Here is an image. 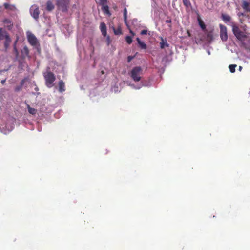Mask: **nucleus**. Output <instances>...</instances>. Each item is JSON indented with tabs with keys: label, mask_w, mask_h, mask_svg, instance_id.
<instances>
[{
	"label": "nucleus",
	"mask_w": 250,
	"mask_h": 250,
	"mask_svg": "<svg viewBox=\"0 0 250 250\" xmlns=\"http://www.w3.org/2000/svg\"><path fill=\"white\" fill-rule=\"evenodd\" d=\"M100 4L101 5H105L107 2V0H99Z\"/></svg>",
	"instance_id": "nucleus-32"
},
{
	"label": "nucleus",
	"mask_w": 250,
	"mask_h": 250,
	"mask_svg": "<svg viewBox=\"0 0 250 250\" xmlns=\"http://www.w3.org/2000/svg\"><path fill=\"white\" fill-rule=\"evenodd\" d=\"M147 30H143L141 31V32L140 33V34L141 35H146V34H147Z\"/></svg>",
	"instance_id": "nucleus-36"
},
{
	"label": "nucleus",
	"mask_w": 250,
	"mask_h": 250,
	"mask_svg": "<svg viewBox=\"0 0 250 250\" xmlns=\"http://www.w3.org/2000/svg\"><path fill=\"white\" fill-rule=\"evenodd\" d=\"M221 18L223 21L226 22L228 23L230 22L231 21V17L229 15L225 14H222L221 15Z\"/></svg>",
	"instance_id": "nucleus-14"
},
{
	"label": "nucleus",
	"mask_w": 250,
	"mask_h": 250,
	"mask_svg": "<svg viewBox=\"0 0 250 250\" xmlns=\"http://www.w3.org/2000/svg\"><path fill=\"white\" fill-rule=\"evenodd\" d=\"M120 90H121L120 88L116 85L112 86L111 88V91L115 93L119 92L120 91Z\"/></svg>",
	"instance_id": "nucleus-26"
},
{
	"label": "nucleus",
	"mask_w": 250,
	"mask_h": 250,
	"mask_svg": "<svg viewBox=\"0 0 250 250\" xmlns=\"http://www.w3.org/2000/svg\"><path fill=\"white\" fill-rule=\"evenodd\" d=\"M23 81H22L21 82V85H22V84H23Z\"/></svg>",
	"instance_id": "nucleus-46"
},
{
	"label": "nucleus",
	"mask_w": 250,
	"mask_h": 250,
	"mask_svg": "<svg viewBox=\"0 0 250 250\" xmlns=\"http://www.w3.org/2000/svg\"><path fill=\"white\" fill-rule=\"evenodd\" d=\"M54 8V5L51 1H48L46 2V9L48 11H51Z\"/></svg>",
	"instance_id": "nucleus-16"
},
{
	"label": "nucleus",
	"mask_w": 250,
	"mask_h": 250,
	"mask_svg": "<svg viewBox=\"0 0 250 250\" xmlns=\"http://www.w3.org/2000/svg\"><path fill=\"white\" fill-rule=\"evenodd\" d=\"M21 52L24 57L27 56L29 54V50L27 46H24L21 50Z\"/></svg>",
	"instance_id": "nucleus-21"
},
{
	"label": "nucleus",
	"mask_w": 250,
	"mask_h": 250,
	"mask_svg": "<svg viewBox=\"0 0 250 250\" xmlns=\"http://www.w3.org/2000/svg\"><path fill=\"white\" fill-rule=\"evenodd\" d=\"M127 9L126 8H125L124 9V20L125 23V24L126 26L128 27V24L127 21Z\"/></svg>",
	"instance_id": "nucleus-23"
},
{
	"label": "nucleus",
	"mask_w": 250,
	"mask_h": 250,
	"mask_svg": "<svg viewBox=\"0 0 250 250\" xmlns=\"http://www.w3.org/2000/svg\"><path fill=\"white\" fill-rule=\"evenodd\" d=\"M9 36L7 32L3 28H0V41Z\"/></svg>",
	"instance_id": "nucleus-12"
},
{
	"label": "nucleus",
	"mask_w": 250,
	"mask_h": 250,
	"mask_svg": "<svg viewBox=\"0 0 250 250\" xmlns=\"http://www.w3.org/2000/svg\"><path fill=\"white\" fill-rule=\"evenodd\" d=\"M207 53H208V55H210V52L209 50H207Z\"/></svg>",
	"instance_id": "nucleus-44"
},
{
	"label": "nucleus",
	"mask_w": 250,
	"mask_h": 250,
	"mask_svg": "<svg viewBox=\"0 0 250 250\" xmlns=\"http://www.w3.org/2000/svg\"><path fill=\"white\" fill-rule=\"evenodd\" d=\"M102 9L105 14H108L109 15H111V13H110L109 10L108 6L107 5L105 4L102 5Z\"/></svg>",
	"instance_id": "nucleus-19"
},
{
	"label": "nucleus",
	"mask_w": 250,
	"mask_h": 250,
	"mask_svg": "<svg viewBox=\"0 0 250 250\" xmlns=\"http://www.w3.org/2000/svg\"><path fill=\"white\" fill-rule=\"evenodd\" d=\"M138 45H139L140 47L142 49H146L147 46L146 44L143 42H141L140 43H139Z\"/></svg>",
	"instance_id": "nucleus-28"
},
{
	"label": "nucleus",
	"mask_w": 250,
	"mask_h": 250,
	"mask_svg": "<svg viewBox=\"0 0 250 250\" xmlns=\"http://www.w3.org/2000/svg\"><path fill=\"white\" fill-rule=\"evenodd\" d=\"M106 42L107 45H109L111 43V40L109 36H107L106 37Z\"/></svg>",
	"instance_id": "nucleus-35"
},
{
	"label": "nucleus",
	"mask_w": 250,
	"mask_h": 250,
	"mask_svg": "<svg viewBox=\"0 0 250 250\" xmlns=\"http://www.w3.org/2000/svg\"><path fill=\"white\" fill-rule=\"evenodd\" d=\"M4 6L6 9H9L12 11L16 10V8L13 5H11L7 3L4 4Z\"/></svg>",
	"instance_id": "nucleus-18"
},
{
	"label": "nucleus",
	"mask_w": 250,
	"mask_h": 250,
	"mask_svg": "<svg viewBox=\"0 0 250 250\" xmlns=\"http://www.w3.org/2000/svg\"><path fill=\"white\" fill-rule=\"evenodd\" d=\"M65 90V84L62 81H60L59 82V91L62 93L63 91H64Z\"/></svg>",
	"instance_id": "nucleus-15"
},
{
	"label": "nucleus",
	"mask_w": 250,
	"mask_h": 250,
	"mask_svg": "<svg viewBox=\"0 0 250 250\" xmlns=\"http://www.w3.org/2000/svg\"><path fill=\"white\" fill-rule=\"evenodd\" d=\"M43 76L45 80V83L48 87H52L54 85L55 80L54 75L51 72L47 71L43 73Z\"/></svg>",
	"instance_id": "nucleus-4"
},
{
	"label": "nucleus",
	"mask_w": 250,
	"mask_h": 250,
	"mask_svg": "<svg viewBox=\"0 0 250 250\" xmlns=\"http://www.w3.org/2000/svg\"><path fill=\"white\" fill-rule=\"evenodd\" d=\"M136 41H137L138 44H139L142 42L139 38H136Z\"/></svg>",
	"instance_id": "nucleus-38"
},
{
	"label": "nucleus",
	"mask_w": 250,
	"mask_h": 250,
	"mask_svg": "<svg viewBox=\"0 0 250 250\" xmlns=\"http://www.w3.org/2000/svg\"><path fill=\"white\" fill-rule=\"evenodd\" d=\"M161 42H160V47L161 49H164L166 47H168L169 46V44L168 43L166 38H164L163 37H161Z\"/></svg>",
	"instance_id": "nucleus-10"
},
{
	"label": "nucleus",
	"mask_w": 250,
	"mask_h": 250,
	"mask_svg": "<svg viewBox=\"0 0 250 250\" xmlns=\"http://www.w3.org/2000/svg\"><path fill=\"white\" fill-rule=\"evenodd\" d=\"M166 22H167V23H170V22H171V21H170V20H167V21H166Z\"/></svg>",
	"instance_id": "nucleus-45"
},
{
	"label": "nucleus",
	"mask_w": 250,
	"mask_h": 250,
	"mask_svg": "<svg viewBox=\"0 0 250 250\" xmlns=\"http://www.w3.org/2000/svg\"><path fill=\"white\" fill-rule=\"evenodd\" d=\"M3 23L5 26H6L8 29H11L13 26V23L11 21L8 19H5L3 20Z\"/></svg>",
	"instance_id": "nucleus-13"
},
{
	"label": "nucleus",
	"mask_w": 250,
	"mask_h": 250,
	"mask_svg": "<svg viewBox=\"0 0 250 250\" xmlns=\"http://www.w3.org/2000/svg\"><path fill=\"white\" fill-rule=\"evenodd\" d=\"M135 57L134 56H128L127 57V62H131V61Z\"/></svg>",
	"instance_id": "nucleus-34"
},
{
	"label": "nucleus",
	"mask_w": 250,
	"mask_h": 250,
	"mask_svg": "<svg viewBox=\"0 0 250 250\" xmlns=\"http://www.w3.org/2000/svg\"><path fill=\"white\" fill-rule=\"evenodd\" d=\"M242 7L244 9L246 10L250 11V9L249 8V3L246 1H243Z\"/></svg>",
	"instance_id": "nucleus-24"
},
{
	"label": "nucleus",
	"mask_w": 250,
	"mask_h": 250,
	"mask_svg": "<svg viewBox=\"0 0 250 250\" xmlns=\"http://www.w3.org/2000/svg\"><path fill=\"white\" fill-rule=\"evenodd\" d=\"M153 85V82L151 78L144 79L143 78L139 83V86H137L135 90H139L143 87H150Z\"/></svg>",
	"instance_id": "nucleus-6"
},
{
	"label": "nucleus",
	"mask_w": 250,
	"mask_h": 250,
	"mask_svg": "<svg viewBox=\"0 0 250 250\" xmlns=\"http://www.w3.org/2000/svg\"><path fill=\"white\" fill-rule=\"evenodd\" d=\"M27 36L29 43L34 47H38L39 45V42L35 36L31 32L28 31L27 32Z\"/></svg>",
	"instance_id": "nucleus-7"
},
{
	"label": "nucleus",
	"mask_w": 250,
	"mask_h": 250,
	"mask_svg": "<svg viewBox=\"0 0 250 250\" xmlns=\"http://www.w3.org/2000/svg\"><path fill=\"white\" fill-rule=\"evenodd\" d=\"M69 0H57L56 5L59 10L63 12L67 11Z\"/></svg>",
	"instance_id": "nucleus-5"
},
{
	"label": "nucleus",
	"mask_w": 250,
	"mask_h": 250,
	"mask_svg": "<svg viewBox=\"0 0 250 250\" xmlns=\"http://www.w3.org/2000/svg\"><path fill=\"white\" fill-rule=\"evenodd\" d=\"M5 42H4V47L6 49H7L8 48V47H9V44L11 42V39L9 36L7 37L6 38H5Z\"/></svg>",
	"instance_id": "nucleus-20"
},
{
	"label": "nucleus",
	"mask_w": 250,
	"mask_h": 250,
	"mask_svg": "<svg viewBox=\"0 0 250 250\" xmlns=\"http://www.w3.org/2000/svg\"><path fill=\"white\" fill-rule=\"evenodd\" d=\"M242 47L244 50L243 52L237 54L238 57L240 60H243L246 62V61L244 60V57L250 59V44L242 42Z\"/></svg>",
	"instance_id": "nucleus-3"
},
{
	"label": "nucleus",
	"mask_w": 250,
	"mask_h": 250,
	"mask_svg": "<svg viewBox=\"0 0 250 250\" xmlns=\"http://www.w3.org/2000/svg\"><path fill=\"white\" fill-rule=\"evenodd\" d=\"M207 39L208 41H210L213 39V34L212 32H209L207 34Z\"/></svg>",
	"instance_id": "nucleus-30"
},
{
	"label": "nucleus",
	"mask_w": 250,
	"mask_h": 250,
	"mask_svg": "<svg viewBox=\"0 0 250 250\" xmlns=\"http://www.w3.org/2000/svg\"><path fill=\"white\" fill-rule=\"evenodd\" d=\"M27 108L28 112L32 115H35L37 113V110L35 108H32L29 104L27 105Z\"/></svg>",
	"instance_id": "nucleus-22"
},
{
	"label": "nucleus",
	"mask_w": 250,
	"mask_h": 250,
	"mask_svg": "<svg viewBox=\"0 0 250 250\" xmlns=\"http://www.w3.org/2000/svg\"><path fill=\"white\" fill-rule=\"evenodd\" d=\"M237 67L236 64H230L229 66V68L231 73H234L235 72V68Z\"/></svg>",
	"instance_id": "nucleus-25"
},
{
	"label": "nucleus",
	"mask_w": 250,
	"mask_h": 250,
	"mask_svg": "<svg viewBox=\"0 0 250 250\" xmlns=\"http://www.w3.org/2000/svg\"><path fill=\"white\" fill-rule=\"evenodd\" d=\"M6 80H3L1 81V83L2 84H4Z\"/></svg>",
	"instance_id": "nucleus-41"
},
{
	"label": "nucleus",
	"mask_w": 250,
	"mask_h": 250,
	"mask_svg": "<svg viewBox=\"0 0 250 250\" xmlns=\"http://www.w3.org/2000/svg\"><path fill=\"white\" fill-rule=\"evenodd\" d=\"M242 69V67L241 66H239V70L241 71Z\"/></svg>",
	"instance_id": "nucleus-43"
},
{
	"label": "nucleus",
	"mask_w": 250,
	"mask_h": 250,
	"mask_svg": "<svg viewBox=\"0 0 250 250\" xmlns=\"http://www.w3.org/2000/svg\"><path fill=\"white\" fill-rule=\"evenodd\" d=\"M114 32L115 34H116V35H119V34H121V31L120 29H119L118 30H116V29H114Z\"/></svg>",
	"instance_id": "nucleus-33"
},
{
	"label": "nucleus",
	"mask_w": 250,
	"mask_h": 250,
	"mask_svg": "<svg viewBox=\"0 0 250 250\" xmlns=\"http://www.w3.org/2000/svg\"><path fill=\"white\" fill-rule=\"evenodd\" d=\"M100 30L102 33V34L104 37L106 36L107 32H106V26L104 22L101 23L100 25Z\"/></svg>",
	"instance_id": "nucleus-11"
},
{
	"label": "nucleus",
	"mask_w": 250,
	"mask_h": 250,
	"mask_svg": "<svg viewBox=\"0 0 250 250\" xmlns=\"http://www.w3.org/2000/svg\"><path fill=\"white\" fill-rule=\"evenodd\" d=\"M30 13L31 16L35 19L37 20L39 18V7L36 5H33L31 6L30 9Z\"/></svg>",
	"instance_id": "nucleus-8"
},
{
	"label": "nucleus",
	"mask_w": 250,
	"mask_h": 250,
	"mask_svg": "<svg viewBox=\"0 0 250 250\" xmlns=\"http://www.w3.org/2000/svg\"><path fill=\"white\" fill-rule=\"evenodd\" d=\"M220 38L223 41H226L228 39L227 28L225 26L220 24Z\"/></svg>",
	"instance_id": "nucleus-9"
},
{
	"label": "nucleus",
	"mask_w": 250,
	"mask_h": 250,
	"mask_svg": "<svg viewBox=\"0 0 250 250\" xmlns=\"http://www.w3.org/2000/svg\"><path fill=\"white\" fill-rule=\"evenodd\" d=\"M17 42V40L13 44V51H14V53H15L16 56H17L18 55V50L16 46Z\"/></svg>",
	"instance_id": "nucleus-29"
},
{
	"label": "nucleus",
	"mask_w": 250,
	"mask_h": 250,
	"mask_svg": "<svg viewBox=\"0 0 250 250\" xmlns=\"http://www.w3.org/2000/svg\"><path fill=\"white\" fill-rule=\"evenodd\" d=\"M34 90H35V91H36V92H38V90H39V88H38V87L36 85H35Z\"/></svg>",
	"instance_id": "nucleus-39"
},
{
	"label": "nucleus",
	"mask_w": 250,
	"mask_h": 250,
	"mask_svg": "<svg viewBox=\"0 0 250 250\" xmlns=\"http://www.w3.org/2000/svg\"><path fill=\"white\" fill-rule=\"evenodd\" d=\"M32 94L35 95H38L40 94V93L39 92L35 93V92H33Z\"/></svg>",
	"instance_id": "nucleus-40"
},
{
	"label": "nucleus",
	"mask_w": 250,
	"mask_h": 250,
	"mask_svg": "<svg viewBox=\"0 0 250 250\" xmlns=\"http://www.w3.org/2000/svg\"><path fill=\"white\" fill-rule=\"evenodd\" d=\"M127 28L129 29L130 33L132 35V36H134L135 35V33L130 29H129V27H127Z\"/></svg>",
	"instance_id": "nucleus-37"
},
{
	"label": "nucleus",
	"mask_w": 250,
	"mask_h": 250,
	"mask_svg": "<svg viewBox=\"0 0 250 250\" xmlns=\"http://www.w3.org/2000/svg\"><path fill=\"white\" fill-rule=\"evenodd\" d=\"M137 20L136 19H134L133 20L132 22H137Z\"/></svg>",
	"instance_id": "nucleus-42"
},
{
	"label": "nucleus",
	"mask_w": 250,
	"mask_h": 250,
	"mask_svg": "<svg viewBox=\"0 0 250 250\" xmlns=\"http://www.w3.org/2000/svg\"><path fill=\"white\" fill-rule=\"evenodd\" d=\"M184 5L187 8L191 6V3L189 0H183Z\"/></svg>",
	"instance_id": "nucleus-27"
},
{
	"label": "nucleus",
	"mask_w": 250,
	"mask_h": 250,
	"mask_svg": "<svg viewBox=\"0 0 250 250\" xmlns=\"http://www.w3.org/2000/svg\"><path fill=\"white\" fill-rule=\"evenodd\" d=\"M19 89V88H16V90H17H17H18Z\"/></svg>",
	"instance_id": "nucleus-48"
},
{
	"label": "nucleus",
	"mask_w": 250,
	"mask_h": 250,
	"mask_svg": "<svg viewBox=\"0 0 250 250\" xmlns=\"http://www.w3.org/2000/svg\"><path fill=\"white\" fill-rule=\"evenodd\" d=\"M198 21L199 25L200 26V27L201 28V29L203 31H205L206 30V25H205V23H204V22L202 21V20L199 17L198 18Z\"/></svg>",
	"instance_id": "nucleus-17"
},
{
	"label": "nucleus",
	"mask_w": 250,
	"mask_h": 250,
	"mask_svg": "<svg viewBox=\"0 0 250 250\" xmlns=\"http://www.w3.org/2000/svg\"><path fill=\"white\" fill-rule=\"evenodd\" d=\"M231 24L233 33L235 37L240 41L242 43L244 42V41L247 39V34L245 27H243V29H241V27H238L233 22H231Z\"/></svg>",
	"instance_id": "nucleus-2"
},
{
	"label": "nucleus",
	"mask_w": 250,
	"mask_h": 250,
	"mask_svg": "<svg viewBox=\"0 0 250 250\" xmlns=\"http://www.w3.org/2000/svg\"><path fill=\"white\" fill-rule=\"evenodd\" d=\"M125 41L128 44H131L132 42V37L129 36H127L125 37Z\"/></svg>",
	"instance_id": "nucleus-31"
},
{
	"label": "nucleus",
	"mask_w": 250,
	"mask_h": 250,
	"mask_svg": "<svg viewBox=\"0 0 250 250\" xmlns=\"http://www.w3.org/2000/svg\"><path fill=\"white\" fill-rule=\"evenodd\" d=\"M241 15H243V14H242V13L238 14V15H239V16H240Z\"/></svg>",
	"instance_id": "nucleus-47"
},
{
	"label": "nucleus",
	"mask_w": 250,
	"mask_h": 250,
	"mask_svg": "<svg viewBox=\"0 0 250 250\" xmlns=\"http://www.w3.org/2000/svg\"><path fill=\"white\" fill-rule=\"evenodd\" d=\"M128 75L131 80L126 81L125 83L132 89H136L143 78V69L140 66L134 67L128 72Z\"/></svg>",
	"instance_id": "nucleus-1"
}]
</instances>
